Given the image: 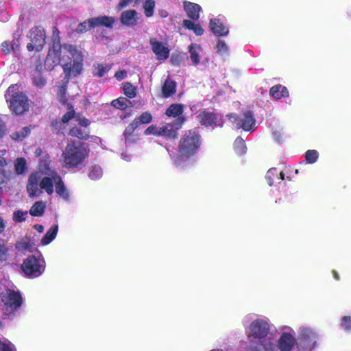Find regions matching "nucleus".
I'll use <instances>...</instances> for the list:
<instances>
[{
  "label": "nucleus",
  "instance_id": "f257e3e1",
  "mask_svg": "<svg viewBox=\"0 0 351 351\" xmlns=\"http://www.w3.org/2000/svg\"><path fill=\"white\" fill-rule=\"evenodd\" d=\"M26 191L30 197H40L45 193L51 195L54 191L64 201L71 199V192L61 176L52 165L48 155H44L39 165V171L32 172L27 179Z\"/></svg>",
  "mask_w": 351,
  "mask_h": 351
},
{
  "label": "nucleus",
  "instance_id": "f03ea898",
  "mask_svg": "<svg viewBox=\"0 0 351 351\" xmlns=\"http://www.w3.org/2000/svg\"><path fill=\"white\" fill-rule=\"evenodd\" d=\"M83 55L71 45H61L59 39H54L45 62V68L52 70L60 63L67 77H76L83 69Z\"/></svg>",
  "mask_w": 351,
  "mask_h": 351
},
{
  "label": "nucleus",
  "instance_id": "7ed1b4c3",
  "mask_svg": "<svg viewBox=\"0 0 351 351\" xmlns=\"http://www.w3.org/2000/svg\"><path fill=\"white\" fill-rule=\"evenodd\" d=\"M201 145V136L195 130H189L181 138L179 155L174 163L178 167L185 168L190 163L189 158L195 154Z\"/></svg>",
  "mask_w": 351,
  "mask_h": 351
},
{
  "label": "nucleus",
  "instance_id": "20e7f679",
  "mask_svg": "<svg viewBox=\"0 0 351 351\" xmlns=\"http://www.w3.org/2000/svg\"><path fill=\"white\" fill-rule=\"evenodd\" d=\"M278 341L272 337L265 339L261 346L266 351H291L297 343L295 330L289 326L280 328Z\"/></svg>",
  "mask_w": 351,
  "mask_h": 351
},
{
  "label": "nucleus",
  "instance_id": "39448f33",
  "mask_svg": "<svg viewBox=\"0 0 351 351\" xmlns=\"http://www.w3.org/2000/svg\"><path fill=\"white\" fill-rule=\"evenodd\" d=\"M88 153L79 141L68 143L62 154L63 166L71 169H80Z\"/></svg>",
  "mask_w": 351,
  "mask_h": 351
},
{
  "label": "nucleus",
  "instance_id": "423d86ee",
  "mask_svg": "<svg viewBox=\"0 0 351 351\" xmlns=\"http://www.w3.org/2000/svg\"><path fill=\"white\" fill-rule=\"evenodd\" d=\"M18 86L12 84L9 86L5 95L11 111L20 115L27 111L29 107L27 97L22 93L17 92Z\"/></svg>",
  "mask_w": 351,
  "mask_h": 351
},
{
  "label": "nucleus",
  "instance_id": "0eeeda50",
  "mask_svg": "<svg viewBox=\"0 0 351 351\" xmlns=\"http://www.w3.org/2000/svg\"><path fill=\"white\" fill-rule=\"evenodd\" d=\"M270 320L265 317L254 319L246 328L245 332L251 339H262L261 342L267 339L271 330Z\"/></svg>",
  "mask_w": 351,
  "mask_h": 351
},
{
  "label": "nucleus",
  "instance_id": "6e6552de",
  "mask_svg": "<svg viewBox=\"0 0 351 351\" xmlns=\"http://www.w3.org/2000/svg\"><path fill=\"white\" fill-rule=\"evenodd\" d=\"M2 311L10 317L19 309L22 304V297L19 292L8 289L1 293Z\"/></svg>",
  "mask_w": 351,
  "mask_h": 351
},
{
  "label": "nucleus",
  "instance_id": "1a4fd4ad",
  "mask_svg": "<svg viewBox=\"0 0 351 351\" xmlns=\"http://www.w3.org/2000/svg\"><path fill=\"white\" fill-rule=\"evenodd\" d=\"M21 269L25 276L30 278L40 276L45 271V262L43 258L29 256L24 260Z\"/></svg>",
  "mask_w": 351,
  "mask_h": 351
},
{
  "label": "nucleus",
  "instance_id": "9d476101",
  "mask_svg": "<svg viewBox=\"0 0 351 351\" xmlns=\"http://www.w3.org/2000/svg\"><path fill=\"white\" fill-rule=\"evenodd\" d=\"M229 120L235 125L236 128H242L246 132H252L256 129V120L250 111H246L239 117L228 114Z\"/></svg>",
  "mask_w": 351,
  "mask_h": 351
},
{
  "label": "nucleus",
  "instance_id": "9b49d317",
  "mask_svg": "<svg viewBox=\"0 0 351 351\" xmlns=\"http://www.w3.org/2000/svg\"><path fill=\"white\" fill-rule=\"evenodd\" d=\"M28 38L29 43L27 45L28 51H40L45 45V32L40 27H35L31 29Z\"/></svg>",
  "mask_w": 351,
  "mask_h": 351
},
{
  "label": "nucleus",
  "instance_id": "f8f14e48",
  "mask_svg": "<svg viewBox=\"0 0 351 351\" xmlns=\"http://www.w3.org/2000/svg\"><path fill=\"white\" fill-rule=\"evenodd\" d=\"M299 339L309 347L313 348L319 340V333L316 329L309 326H301L298 330Z\"/></svg>",
  "mask_w": 351,
  "mask_h": 351
},
{
  "label": "nucleus",
  "instance_id": "ddd939ff",
  "mask_svg": "<svg viewBox=\"0 0 351 351\" xmlns=\"http://www.w3.org/2000/svg\"><path fill=\"white\" fill-rule=\"evenodd\" d=\"M75 121L77 122L78 125L71 128L69 131V134L80 139H87L89 136V130L87 128L90 124L89 120L78 117Z\"/></svg>",
  "mask_w": 351,
  "mask_h": 351
},
{
  "label": "nucleus",
  "instance_id": "4468645a",
  "mask_svg": "<svg viewBox=\"0 0 351 351\" xmlns=\"http://www.w3.org/2000/svg\"><path fill=\"white\" fill-rule=\"evenodd\" d=\"M149 44L157 60L164 61L169 58L170 50L165 43L156 38H151Z\"/></svg>",
  "mask_w": 351,
  "mask_h": 351
},
{
  "label": "nucleus",
  "instance_id": "2eb2a0df",
  "mask_svg": "<svg viewBox=\"0 0 351 351\" xmlns=\"http://www.w3.org/2000/svg\"><path fill=\"white\" fill-rule=\"evenodd\" d=\"M209 27L211 31L217 36H223L228 34L229 29L225 23V18L219 15L210 19Z\"/></svg>",
  "mask_w": 351,
  "mask_h": 351
},
{
  "label": "nucleus",
  "instance_id": "dca6fc26",
  "mask_svg": "<svg viewBox=\"0 0 351 351\" xmlns=\"http://www.w3.org/2000/svg\"><path fill=\"white\" fill-rule=\"evenodd\" d=\"M184 118L179 117L173 123L167 124L160 128L159 135L169 138H174L177 136V131L182 127L184 123Z\"/></svg>",
  "mask_w": 351,
  "mask_h": 351
},
{
  "label": "nucleus",
  "instance_id": "f3484780",
  "mask_svg": "<svg viewBox=\"0 0 351 351\" xmlns=\"http://www.w3.org/2000/svg\"><path fill=\"white\" fill-rule=\"evenodd\" d=\"M189 58L192 64L197 66L203 56V49L199 44L192 43L189 46Z\"/></svg>",
  "mask_w": 351,
  "mask_h": 351
},
{
  "label": "nucleus",
  "instance_id": "a211bd4d",
  "mask_svg": "<svg viewBox=\"0 0 351 351\" xmlns=\"http://www.w3.org/2000/svg\"><path fill=\"white\" fill-rule=\"evenodd\" d=\"M138 19V13L134 10L124 11L121 15V22L126 26H132L136 25Z\"/></svg>",
  "mask_w": 351,
  "mask_h": 351
},
{
  "label": "nucleus",
  "instance_id": "6ab92c4d",
  "mask_svg": "<svg viewBox=\"0 0 351 351\" xmlns=\"http://www.w3.org/2000/svg\"><path fill=\"white\" fill-rule=\"evenodd\" d=\"M197 119L201 124L206 127L217 126L219 125L217 123L216 115L212 112H202L197 116Z\"/></svg>",
  "mask_w": 351,
  "mask_h": 351
},
{
  "label": "nucleus",
  "instance_id": "aec40b11",
  "mask_svg": "<svg viewBox=\"0 0 351 351\" xmlns=\"http://www.w3.org/2000/svg\"><path fill=\"white\" fill-rule=\"evenodd\" d=\"M184 9L187 16L192 20H197L199 19V12L202 10L199 5L192 2L185 1L184 3Z\"/></svg>",
  "mask_w": 351,
  "mask_h": 351
},
{
  "label": "nucleus",
  "instance_id": "412c9836",
  "mask_svg": "<svg viewBox=\"0 0 351 351\" xmlns=\"http://www.w3.org/2000/svg\"><path fill=\"white\" fill-rule=\"evenodd\" d=\"M270 95L276 99H280L282 97H287L289 96V91L287 88L282 85H276L271 88Z\"/></svg>",
  "mask_w": 351,
  "mask_h": 351
},
{
  "label": "nucleus",
  "instance_id": "4be33fe9",
  "mask_svg": "<svg viewBox=\"0 0 351 351\" xmlns=\"http://www.w3.org/2000/svg\"><path fill=\"white\" fill-rule=\"evenodd\" d=\"M111 69V66L108 64L97 63L93 65V74L94 76L102 77Z\"/></svg>",
  "mask_w": 351,
  "mask_h": 351
},
{
  "label": "nucleus",
  "instance_id": "5701e85b",
  "mask_svg": "<svg viewBox=\"0 0 351 351\" xmlns=\"http://www.w3.org/2000/svg\"><path fill=\"white\" fill-rule=\"evenodd\" d=\"M58 230V226L53 225L47 232L45 237L41 240L43 245H47L50 243L56 237Z\"/></svg>",
  "mask_w": 351,
  "mask_h": 351
},
{
  "label": "nucleus",
  "instance_id": "b1692460",
  "mask_svg": "<svg viewBox=\"0 0 351 351\" xmlns=\"http://www.w3.org/2000/svg\"><path fill=\"white\" fill-rule=\"evenodd\" d=\"M114 21V20L112 17L103 16L91 19L90 23H94L95 27L104 25L105 27H110L112 25Z\"/></svg>",
  "mask_w": 351,
  "mask_h": 351
},
{
  "label": "nucleus",
  "instance_id": "393cba45",
  "mask_svg": "<svg viewBox=\"0 0 351 351\" xmlns=\"http://www.w3.org/2000/svg\"><path fill=\"white\" fill-rule=\"evenodd\" d=\"M162 94L165 97H169L176 93V83L170 79H167L162 86Z\"/></svg>",
  "mask_w": 351,
  "mask_h": 351
},
{
  "label": "nucleus",
  "instance_id": "a878e982",
  "mask_svg": "<svg viewBox=\"0 0 351 351\" xmlns=\"http://www.w3.org/2000/svg\"><path fill=\"white\" fill-rule=\"evenodd\" d=\"M183 26L189 30H193L195 34L198 36H202L204 32L203 28L199 24L195 23L191 20H184Z\"/></svg>",
  "mask_w": 351,
  "mask_h": 351
},
{
  "label": "nucleus",
  "instance_id": "bb28decb",
  "mask_svg": "<svg viewBox=\"0 0 351 351\" xmlns=\"http://www.w3.org/2000/svg\"><path fill=\"white\" fill-rule=\"evenodd\" d=\"M46 204L43 201H38L33 204L29 210V214L34 217L41 216L45 210Z\"/></svg>",
  "mask_w": 351,
  "mask_h": 351
},
{
  "label": "nucleus",
  "instance_id": "cd10ccee",
  "mask_svg": "<svg viewBox=\"0 0 351 351\" xmlns=\"http://www.w3.org/2000/svg\"><path fill=\"white\" fill-rule=\"evenodd\" d=\"M14 166L17 175H23L27 170V161L24 158H17L14 161Z\"/></svg>",
  "mask_w": 351,
  "mask_h": 351
},
{
  "label": "nucleus",
  "instance_id": "c85d7f7f",
  "mask_svg": "<svg viewBox=\"0 0 351 351\" xmlns=\"http://www.w3.org/2000/svg\"><path fill=\"white\" fill-rule=\"evenodd\" d=\"M183 112V105L180 104H171L166 110V115L168 117H176L181 114Z\"/></svg>",
  "mask_w": 351,
  "mask_h": 351
},
{
  "label": "nucleus",
  "instance_id": "c756f323",
  "mask_svg": "<svg viewBox=\"0 0 351 351\" xmlns=\"http://www.w3.org/2000/svg\"><path fill=\"white\" fill-rule=\"evenodd\" d=\"M234 149L237 154H244L247 150L245 141L241 137H237L234 143Z\"/></svg>",
  "mask_w": 351,
  "mask_h": 351
},
{
  "label": "nucleus",
  "instance_id": "7c9ffc66",
  "mask_svg": "<svg viewBox=\"0 0 351 351\" xmlns=\"http://www.w3.org/2000/svg\"><path fill=\"white\" fill-rule=\"evenodd\" d=\"M33 244L27 239H23L16 243V248L20 251H31Z\"/></svg>",
  "mask_w": 351,
  "mask_h": 351
},
{
  "label": "nucleus",
  "instance_id": "2f4dec72",
  "mask_svg": "<svg viewBox=\"0 0 351 351\" xmlns=\"http://www.w3.org/2000/svg\"><path fill=\"white\" fill-rule=\"evenodd\" d=\"M123 90L124 94L130 98H133L136 95V89L135 86L129 82H125L123 84Z\"/></svg>",
  "mask_w": 351,
  "mask_h": 351
},
{
  "label": "nucleus",
  "instance_id": "473e14b6",
  "mask_svg": "<svg viewBox=\"0 0 351 351\" xmlns=\"http://www.w3.org/2000/svg\"><path fill=\"white\" fill-rule=\"evenodd\" d=\"M130 104L131 101L125 97H119V99H114L112 101V106L119 109H125Z\"/></svg>",
  "mask_w": 351,
  "mask_h": 351
},
{
  "label": "nucleus",
  "instance_id": "72a5a7b5",
  "mask_svg": "<svg viewBox=\"0 0 351 351\" xmlns=\"http://www.w3.org/2000/svg\"><path fill=\"white\" fill-rule=\"evenodd\" d=\"M155 8V1L154 0H146L143 3L145 14L147 17H150L154 14Z\"/></svg>",
  "mask_w": 351,
  "mask_h": 351
},
{
  "label": "nucleus",
  "instance_id": "f704fd0d",
  "mask_svg": "<svg viewBox=\"0 0 351 351\" xmlns=\"http://www.w3.org/2000/svg\"><path fill=\"white\" fill-rule=\"evenodd\" d=\"M30 132L31 129L29 128L25 127L20 132L13 133L11 136L14 140L22 141L30 134Z\"/></svg>",
  "mask_w": 351,
  "mask_h": 351
},
{
  "label": "nucleus",
  "instance_id": "c9c22d12",
  "mask_svg": "<svg viewBox=\"0 0 351 351\" xmlns=\"http://www.w3.org/2000/svg\"><path fill=\"white\" fill-rule=\"evenodd\" d=\"M318 156L319 154L317 151L315 149L308 150L305 154L306 161L310 164L315 163L317 161Z\"/></svg>",
  "mask_w": 351,
  "mask_h": 351
},
{
  "label": "nucleus",
  "instance_id": "e433bc0d",
  "mask_svg": "<svg viewBox=\"0 0 351 351\" xmlns=\"http://www.w3.org/2000/svg\"><path fill=\"white\" fill-rule=\"evenodd\" d=\"M138 123V126L141 124H147L152 121V116L149 112H143L141 116L134 119Z\"/></svg>",
  "mask_w": 351,
  "mask_h": 351
},
{
  "label": "nucleus",
  "instance_id": "4c0bfd02",
  "mask_svg": "<svg viewBox=\"0 0 351 351\" xmlns=\"http://www.w3.org/2000/svg\"><path fill=\"white\" fill-rule=\"evenodd\" d=\"M75 111L73 110V108L71 105L67 106V112L64 114V116L62 118V122L63 123H66L69 122L72 119H75ZM78 117H77V119Z\"/></svg>",
  "mask_w": 351,
  "mask_h": 351
},
{
  "label": "nucleus",
  "instance_id": "58836bf2",
  "mask_svg": "<svg viewBox=\"0 0 351 351\" xmlns=\"http://www.w3.org/2000/svg\"><path fill=\"white\" fill-rule=\"evenodd\" d=\"M103 171L99 166L95 165L92 167L91 171L89 173V177L92 180H97L102 176Z\"/></svg>",
  "mask_w": 351,
  "mask_h": 351
},
{
  "label": "nucleus",
  "instance_id": "ea45409f",
  "mask_svg": "<svg viewBox=\"0 0 351 351\" xmlns=\"http://www.w3.org/2000/svg\"><path fill=\"white\" fill-rule=\"evenodd\" d=\"M27 216V211L18 210L13 213V220L15 222H22L26 219Z\"/></svg>",
  "mask_w": 351,
  "mask_h": 351
},
{
  "label": "nucleus",
  "instance_id": "a19ab883",
  "mask_svg": "<svg viewBox=\"0 0 351 351\" xmlns=\"http://www.w3.org/2000/svg\"><path fill=\"white\" fill-rule=\"evenodd\" d=\"M90 21H91V19H88V21H86L83 23H81L78 25V27L77 28V31L78 32H83L88 31L93 27H95V24L93 23H90Z\"/></svg>",
  "mask_w": 351,
  "mask_h": 351
},
{
  "label": "nucleus",
  "instance_id": "79ce46f5",
  "mask_svg": "<svg viewBox=\"0 0 351 351\" xmlns=\"http://www.w3.org/2000/svg\"><path fill=\"white\" fill-rule=\"evenodd\" d=\"M216 51L221 55L228 53L229 48L226 43L223 40H219L216 45Z\"/></svg>",
  "mask_w": 351,
  "mask_h": 351
},
{
  "label": "nucleus",
  "instance_id": "37998d69",
  "mask_svg": "<svg viewBox=\"0 0 351 351\" xmlns=\"http://www.w3.org/2000/svg\"><path fill=\"white\" fill-rule=\"evenodd\" d=\"M33 83L34 85L39 88H42L45 86L46 81L45 78L42 76L41 73L38 75L32 74Z\"/></svg>",
  "mask_w": 351,
  "mask_h": 351
},
{
  "label": "nucleus",
  "instance_id": "c03bdc74",
  "mask_svg": "<svg viewBox=\"0 0 351 351\" xmlns=\"http://www.w3.org/2000/svg\"><path fill=\"white\" fill-rule=\"evenodd\" d=\"M278 175V172L276 168H271L269 170H268L265 178L269 186H271L273 184V180L274 178H277Z\"/></svg>",
  "mask_w": 351,
  "mask_h": 351
},
{
  "label": "nucleus",
  "instance_id": "a18cd8bd",
  "mask_svg": "<svg viewBox=\"0 0 351 351\" xmlns=\"http://www.w3.org/2000/svg\"><path fill=\"white\" fill-rule=\"evenodd\" d=\"M0 351H15L14 346L8 340L0 341Z\"/></svg>",
  "mask_w": 351,
  "mask_h": 351
},
{
  "label": "nucleus",
  "instance_id": "49530a36",
  "mask_svg": "<svg viewBox=\"0 0 351 351\" xmlns=\"http://www.w3.org/2000/svg\"><path fill=\"white\" fill-rule=\"evenodd\" d=\"M341 327L346 330H351V317L344 316L341 319Z\"/></svg>",
  "mask_w": 351,
  "mask_h": 351
},
{
  "label": "nucleus",
  "instance_id": "de8ad7c7",
  "mask_svg": "<svg viewBox=\"0 0 351 351\" xmlns=\"http://www.w3.org/2000/svg\"><path fill=\"white\" fill-rule=\"evenodd\" d=\"M6 165V161L3 158V157H1L0 156V184L4 182L5 176L3 173V168Z\"/></svg>",
  "mask_w": 351,
  "mask_h": 351
},
{
  "label": "nucleus",
  "instance_id": "09e8293b",
  "mask_svg": "<svg viewBox=\"0 0 351 351\" xmlns=\"http://www.w3.org/2000/svg\"><path fill=\"white\" fill-rule=\"evenodd\" d=\"M132 3L136 4L138 3V0H121L117 5V10H121Z\"/></svg>",
  "mask_w": 351,
  "mask_h": 351
},
{
  "label": "nucleus",
  "instance_id": "8fccbe9b",
  "mask_svg": "<svg viewBox=\"0 0 351 351\" xmlns=\"http://www.w3.org/2000/svg\"><path fill=\"white\" fill-rule=\"evenodd\" d=\"M138 127V123L134 120L125 130V135H130L133 133L136 128Z\"/></svg>",
  "mask_w": 351,
  "mask_h": 351
},
{
  "label": "nucleus",
  "instance_id": "3c124183",
  "mask_svg": "<svg viewBox=\"0 0 351 351\" xmlns=\"http://www.w3.org/2000/svg\"><path fill=\"white\" fill-rule=\"evenodd\" d=\"M159 130H160V128H158L155 125H151V126L148 127L145 130V134H146V135H150V134L159 135Z\"/></svg>",
  "mask_w": 351,
  "mask_h": 351
},
{
  "label": "nucleus",
  "instance_id": "603ef678",
  "mask_svg": "<svg viewBox=\"0 0 351 351\" xmlns=\"http://www.w3.org/2000/svg\"><path fill=\"white\" fill-rule=\"evenodd\" d=\"M43 66L40 60H38L35 64L34 69L32 71V74L38 75L42 73Z\"/></svg>",
  "mask_w": 351,
  "mask_h": 351
},
{
  "label": "nucleus",
  "instance_id": "864d4df0",
  "mask_svg": "<svg viewBox=\"0 0 351 351\" xmlns=\"http://www.w3.org/2000/svg\"><path fill=\"white\" fill-rule=\"evenodd\" d=\"M8 248L5 245L0 243V261H5L7 257Z\"/></svg>",
  "mask_w": 351,
  "mask_h": 351
},
{
  "label": "nucleus",
  "instance_id": "5fc2aeb1",
  "mask_svg": "<svg viewBox=\"0 0 351 351\" xmlns=\"http://www.w3.org/2000/svg\"><path fill=\"white\" fill-rule=\"evenodd\" d=\"M1 46H2V51L5 54H8V53H10V51H12L11 47H10V43H8V41L3 43Z\"/></svg>",
  "mask_w": 351,
  "mask_h": 351
},
{
  "label": "nucleus",
  "instance_id": "6e6d98bb",
  "mask_svg": "<svg viewBox=\"0 0 351 351\" xmlns=\"http://www.w3.org/2000/svg\"><path fill=\"white\" fill-rule=\"evenodd\" d=\"M126 76H127V72L124 70L119 71L114 75V77L118 80H122L125 79L126 77Z\"/></svg>",
  "mask_w": 351,
  "mask_h": 351
},
{
  "label": "nucleus",
  "instance_id": "4d7b16f0",
  "mask_svg": "<svg viewBox=\"0 0 351 351\" xmlns=\"http://www.w3.org/2000/svg\"><path fill=\"white\" fill-rule=\"evenodd\" d=\"M46 154L49 156L47 153H43V151H42V149L40 148H37L36 149V151H35V156H40L38 165H40V162L41 160L43 159V156L46 155ZM49 157L50 158V156H49ZM37 171H39V165H38V170Z\"/></svg>",
  "mask_w": 351,
  "mask_h": 351
},
{
  "label": "nucleus",
  "instance_id": "13d9d810",
  "mask_svg": "<svg viewBox=\"0 0 351 351\" xmlns=\"http://www.w3.org/2000/svg\"><path fill=\"white\" fill-rule=\"evenodd\" d=\"M9 19V16L5 11H0V21L2 22H6Z\"/></svg>",
  "mask_w": 351,
  "mask_h": 351
},
{
  "label": "nucleus",
  "instance_id": "bf43d9fd",
  "mask_svg": "<svg viewBox=\"0 0 351 351\" xmlns=\"http://www.w3.org/2000/svg\"><path fill=\"white\" fill-rule=\"evenodd\" d=\"M10 47L12 51L14 53H16L19 49V43L18 40L14 41L12 43H10Z\"/></svg>",
  "mask_w": 351,
  "mask_h": 351
},
{
  "label": "nucleus",
  "instance_id": "052dcab7",
  "mask_svg": "<svg viewBox=\"0 0 351 351\" xmlns=\"http://www.w3.org/2000/svg\"><path fill=\"white\" fill-rule=\"evenodd\" d=\"M5 228V222L4 220L0 217V233H1Z\"/></svg>",
  "mask_w": 351,
  "mask_h": 351
},
{
  "label": "nucleus",
  "instance_id": "680f3d73",
  "mask_svg": "<svg viewBox=\"0 0 351 351\" xmlns=\"http://www.w3.org/2000/svg\"><path fill=\"white\" fill-rule=\"evenodd\" d=\"M63 92H64V88L62 87L60 89V93L58 95L59 100L62 103H64L65 102V100H64V96H63Z\"/></svg>",
  "mask_w": 351,
  "mask_h": 351
},
{
  "label": "nucleus",
  "instance_id": "e2e57ef3",
  "mask_svg": "<svg viewBox=\"0 0 351 351\" xmlns=\"http://www.w3.org/2000/svg\"><path fill=\"white\" fill-rule=\"evenodd\" d=\"M121 158L124 160L130 161L131 160V156L125 153H123L121 154Z\"/></svg>",
  "mask_w": 351,
  "mask_h": 351
},
{
  "label": "nucleus",
  "instance_id": "0e129e2a",
  "mask_svg": "<svg viewBox=\"0 0 351 351\" xmlns=\"http://www.w3.org/2000/svg\"><path fill=\"white\" fill-rule=\"evenodd\" d=\"M34 228L39 232H43L44 230V227L42 225L36 224L34 226Z\"/></svg>",
  "mask_w": 351,
  "mask_h": 351
},
{
  "label": "nucleus",
  "instance_id": "69168bd1",
  "mask_svg": "<svg viewBox=\"0 0 351 351\" xmlns=\"http://www.w3.org/2000/svg\"><path fill=\"white\" fill-rule=\"evenodd\" d=\"M252 351H266L265 348H263L261 346V344L259 346V348L258 349L252 350Z\"/></svg>",
  "mask_w": 351,
  "mask_h": 351
},
{
  "label": "nucleus",
  "instance_id": "338daca9",
  "mask_svg": "<svg viewBox=\"0 0 351 351\" xmlns=\"http://www.w3.org/2000/svg\"><path fill=\"white\" fill-rule=\"evenodd\" d=\"M6 153V150L5 149H1L0 150V156H1V157H3Z\"/></svg>",
  "mask_w": 351,
  "mask_h": 351
},
{
  "label": "nucleus",
  "instance_id": "774afa93",
  "mask_svg": "<svg viewBox=\"0 0 351 351\" xmlns=\"http://www.w3.org/2000/svg\"><path fill=\"white\" fill-rule=\"evenodd\" d=\"M333 276L336 280H339V276L336 271H333Z\"/></svg>",
  "mask_w": 351,
  "mask_h": 351
}]
</instances>
